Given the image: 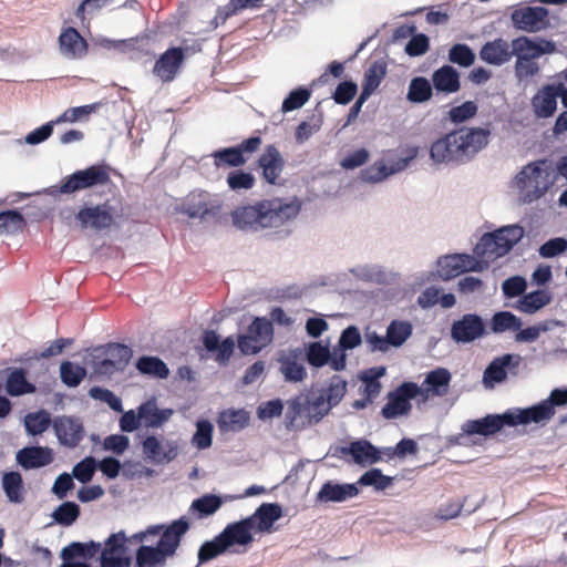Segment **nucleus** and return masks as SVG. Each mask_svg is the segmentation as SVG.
Instances as JSON below:
<instances>
[{"mask_svg": "<svg viewBox=\"0 0 567 567\" xmlns=\"http://www.w3.org/2000/svg\"><path fill=\"white\" fill-rule=\"evenodd\" d=\"M275 328L266 316H254L246 332L236 336H221L214 329H205L200 336L203 351L200 359L213 357L220 365H228L236 347L243 355H256L272 343Z\"/></svg>", "mask_w": 567, "mask_h": 567, "instance_id": "1", "label": "nucleus"}, {"mask_svg": "<svg viewBox=\"0 0 567 567\" xmlns=\"http://www.w3.org/2000/svg\"><path fill=\"white\" fill-rule=\"evenodd\" d=\"M302 202L299 197H274L255 204L237 206L230 214L234 227L241 231H259L280 227L300 214Z\"/></svg>", "mask_w": 567, "mask_h": 567, "instance_id": "2", "label": "nucleus"}, {"mask_svg": "<svg viewBox=\"0 0 567 567\" xmlns=\"http://www.w3.org/2000/svg\"><path fill=\"white\" fill-rule=\"evenodd\" d=\"M488 127H467L452 130L434 140L429 157L435 165H462L472 161L489 143Z\"/></svg>", "mask_w": 567, "mask_h": 567, "instance_id": "3", "label": "nucleus"}, {"mask_svg": "<svg viewBox=\"0 0 567 567\" xmlns=\"http://www.w3.org/2000/svg\"><path fill=\"white\" fill-rule=\"evenodd\" d=\"M190 528L189 518L185 515L173 519V525L158 538L155 545L141 544L133 559L134 567H166L179 548L183 537Z\"/></svg>", "mask_w": 567, "mask_h": 567, "instance_id": "4", "label": "nucleus"}, {"mask_svg": "<svg viewBox=\"0 0 567 567\" xmlns=\"http://www.w3.org/2000/svg\"><path fill=\"white\" fill-rule=\"evenodd\" d=\"M525 228L519 224L503 225L484 233L475 244L473 251L478 257L489 254L495 258L508 255L513 248L525 237Z\"/></svg>", "mask_w": 567, "mask_h": 567, "instance_id": "5", "label": "nucleus"}, {"mask_svg": "<svg viewBox=\"0 0 567 567\" xmlns=\"http://www.w3.org/2000/svg\"><path fill=\"white\" fill-rule=\"evenodd\" d=\"M558 175L553 162L546 158L537 159L525 165L515 176L518 188L524 189L527 183L535 182L534 188L524 196L525 203H533L542 198L556 183Z\"/></svg>", "mask_w": 567, "mask_h": 567, "instance_id": "6", "label": "nucleus"}, {"mask_svg": "<svg viewBox=\"0 0 567 567\" xmlns=\"http://www.w3.org/2000/svg\"><path fill=\"white\" fill-rule=\"evenodd\" d=\"M111 167L104 163L93 164L84 169H78L62 178L59 185H52L43 192L51 196L58 194L71 195L83 189L105 186L111 182Z\"/></svg>", "mask_w": 567, "mask_h": 567, "instance_id": "7", "label": "nucleus"}, {"mask_svg": "<svg viewBox=\"0 0 567 567\" xmlns=\"http://www.w3.org/2000/svg\"><path fill=\"white\" fill-rule=\"evenodd\" d=\"M509 19L516 31L532 34L545 31L559 22L557 16H550L547 7L533 6V3L514 8Z\"/></svg>", "mask_w": 567, "mask_h": 567, "instance_id": "8", "label": "nucleus"}, {"mask_svg": "<svg viewBox=\"0 0 567 567\" xmlns=\"http://www.w3.org/2000/svg\"><path fill=\"white\" fill-rule=\"evenodd\" d=\"M420 394L419 384L414 381H402L386 394V403L380 414L384 420H396L410 414L412 401Z\"/></svg>", "mask_w": 567, "mask_h": 567, "instance_id": "9", "label": "nucleus"}, {"mask_svg": "<svg viewBox=\"0 0 567 567\" xmlns=\"http://www.w3.org/2000/svg\"><path fill=\"white\" fill-rule=\"evenodd\" d=\"M115 218L116 208L110 200L99 204L85 202L75 214V219L81 229H92L97 233L110 229L115 225Z\"/></svg>", "mask_w": 567, "mask_h": 567, "instance_id": "10", "label": "nucleus"}, {"mask_svg": "<svg viewBox=\"0 0 567 567\" xmlns=\"http://www.w3.org/2000/svg\"><path fill=\"white\" fill-rule=\"evenodd\" d=\"M261 143V136L254 134L236 145L215 150L210 156L216 168L241 167L248 162L249 155L259 150Z\"/></svg>", "mask_w": 567, "mask_h": 567, "instance_id": "11", "label": "nucleus"}, {"mask_svg": "<svg viewBox=\"0 0 567 567\" xmlns=\"http://www.w3.org/2000/svg\"><path fill=\"white\" fill-rule=\"evenodd\" d=\"M127 536L125 530L121 529L112 533L101 543V550L97 553L100 567H131L133 558L130 555Z\"/></svg>", "mask_w": 567, "mask_h": 567, "instance_id": "12", "label": "nucleus"}, {"mask_svg": "<svg viewBox=\"0 0 567 567\" xmlns=\"http://www.w3.org/2000/svg\"><path fill=\"white\" fill-rule=\"evenodd\" d=\"M456 344H470L488 336L486 320L477 312H467L454 320L450 328Z\"/></svg>", "mask_w": 567, "mask_h": 567, "instance_id": "13", "label": "nucleus"}, {"mask_svg": "<svg viewBox=\"0 0 567 567\" xmlns=\"http://www.w3.org/2000/svg\"><path fill=\"white\" fill-rule=\"evenodd\" d=\"M101 550V543L96 540L71 542L60 553L62 560L60 567H94L91 560Z\"/></svg>", "mask_w": 567, "mask_h": 567, "instance_id": "14", "label": "nucleus"}, {"mask_svg": "<svg viewBox=\"0 0 567 567\" xmlns=\"http://www.w3.org/2000/svg\"><path fill=\"white\" fill-rule=\"evenodd\" d=\"M507 411L512 427L527 426L532 423L545 425L555 415V410L547 399L525 408H509Z\"/></svg>", "mask_w": 567, "mask_h": 567, "instance_id": "15", "label": "nucleus"}, {"mask_svg": "<svg viewBox=\"0 0 567 567\" xmlns=\"http://www.w3.org/2000/svg\"><path fill=\"white\" fill-rule=\"evenodd\" d=\"M187 48L169 47L156 59L153 74L163 83L172 82L179 73L187 56Z\"/></svg>", "mask_w": 567, "mask_h": 567, "instance_id": "16", "label": "nucleus"}, {"mask_svg": "<svg viewBox=\"0 0 567 567\" xmlns=\"http://www.w3.org/2000/svg\"><path fill=\"white\" fill-rule=\"evenodd\" d=\"M512 53L528 59L537 60L546 54H554L557 52V44L550 39L544 37H528L522 34L512 40Z\"/></svg>", "mask_w": 567, "mask_h": 567, "instance_id": "17", "label": "nucleus"}, {"mask_svg": "<svg viewBox=\"0 0 567 567\" xmlns=\"http://www.w3.org/2000/svg\"><path fill=\"white\" fill-rule=\"evenodd\" d=\"M505 427H512L508 411L502 413H488L483 417L465 421L464 432L471 436H482L489 439Z\"/></svg>", "mask_w": 567, "mask_h": 567, "instance_id": "18", "label": "nucleus"}, {"mask_svg": "<svg viewBox=\"0 0 567 567\" xmlns=\"http://www.w3.org/2000/svg\"><path fill=\"white\" fill-rule=\"evenodd\" d=\"M520 362L522 357L517 353H504L495 357L483 372L482 382L484 386L489 389L505 382L508 378V373L516 370Z\"/></svg>", "mask_w": 567, "mask_h": 567, "instance_id": "19", "label": "nucleus"}, {"mask_svg": "<svg viewBox=\"0 0 567 567\" xmlns=\"http://www.w3.org/2000/svg\"><path fill=\"white\" fill-rule=\"evenodd\" d=\"M53 431L62 446L74 449L83 440V422L75 415H61L53 419Z\"/></svg>", "mask_w": 567, "mask_h": 567, "instance_id": "20", "label": "nucleus"}, {"mask_svg": "<svg viewBox=\"0 0 567 567\" xmlns=\"http://www.w3.org/2000/svg\"><path fill=\"white\" fill-rule=\"evenodd\" d=\"M142 452L145 460L153 464H168L178 456V444L176 441L167 440L164 445L157 435L151 434L142 441Z\"/></svg>", "mask_w": 567, "mask_h": 567, "instance_id": "21", "label": "nucleus"}, {"mask_svg": "<svg viewBox=\"0 0 567 567\" xmlns=\"http://www.w3.org/2000/svg\"><path fill=\"white\" fill-rule=\"evenodd\" d=\"M360 494L358 482L342 483L336 480L326 481L315 497L316 504L343 503Z\"/></svg>", "mask_w": 567, "mask_h": 567, "instance_id": "22", "label": "nucleus"}, {"mask_svg": "<svg viewBox=\"0 0 567 567\" xmlns=\"http://www.w3.org/2000/svg\"><path fill=\"white\" fill-rule=\"evenodd\" d=\"M54 461V452L49 446L39 444L27 445L16 454V462L24 471L38 470L50 465Z\"/></svg>", "mask_w": 567, "mask_h": 567, "instance_id": "23", "label": "nucleus"}, {"mask_svg": "<svg viewBox=\"0 0 567 567\" xmlns=\"http://www.w3.org/2000/svg\"><path fill=\"white\" fill-rule=\"evenodd\" d=\"M452 374L449 369L436 367L430 370L422 382L420 394L422 402H425L430 396H443L447 393Z\"/></svg>", "mask_w": 567, "mask_h": 567, "instance_id": "24", "label": "nucleus"}, {"mask_svg": "<svg viewBox=\"0 0 567 567\" xmlns=\"http://www.w3.org/2000/svg\"><path fill=\"white\" fill-rule=\"evenodd\" d=\"M557 82L544 84L532 97L530 104L536 118L553 117L557 111Z\"/></svg>", "mask_w": 567, "mask_h": 567, "instance_id": "25", "label": "nucleus"}, {"mask_svg": "<svg viewBox=\"0 0 567 567\" xmlns=\"http://www.w3.org/2000/svg\"><path fill=\"white\" fill-rule=\"evenodd\" d=\"M465 259H467V252H451L437 257L435 260L436 270L431 272V277H436L442 281H451L466 274Z\"/></svg>", "mask_w": 567, "mask_h": 567, "instance_id": "26", "label": "nucleus"}, {"mask_svg": "<svg viewBox=\"0 0 567 567\" xmlns=\"http://www.w3.org/2000/svg\"><path fill=\"white\" fill-rule=\"evenodd\" d=\"M257 166L261 169L265 182L269 185H276L285 168V159L277 146L269 144L258 157Z\"/></svg>", "mask_w": 567, "mask_h": 567, "instance_id": "27", "label": "nucleus"}, {"mask_svg": "<svg viewBox=\"0 0 567 567\" xmlns=\"http://www.w3.org/2000/svg\"><path fill=\"white\" fill-rule=\"evenodd\" d=\"M4 389L9 396L19 398L27 394H34L38 390L35 383L29 380L28 369L24 367H9Z\"/></svg>", "mask_w": 567, "mask_h": 567, "instance_id": "28", "label": "nucleus"}, {"mask_svg": "<svg viewBox=\"0 0 567 567\" xmlns=\"http://www.w3.org/2000/svg\"><path fill=\"white\" fill-rule=\"evenodd\" d=\"M380 462L379 450L371 441L364 437L353 439L349 442L348 464L367 467Z\"/></svg>", "mask_w": 567, "mask_h": 567, "instance_id": "29", "label": "nucleus"}, {"mask_svg": "<svg viewBox=\"0 0 567 567\" xmlns=\"http://www.w3.org/2000/svg\"><path fill=\"white\" fill-rule=\"evenodd\" d=\"M237 497L238 496L230 494L205 493L192 502L189 512L196 516V518L204 519L213 516L225 503L234 501Z\"/></svg>", "mask_w": 567, "mask_h": 567, "instance_id": "30", "label": "nucleus"}, {"mask_svg": "<svg viewBox=\"0 0 567 567\" xmlns=\"http://www.w3.org/2000/svg\"><path fill=\"white\" fill-rule=\"evenodd\" d=\"M431 81L436 95H450L461 90V73L452 64H443L433 71Z\"/></svg>", "mask_w": 567, "mask_h": 567, "instance_id": "31", "label": "nucleus"}, {"mask_svg": "<svg viewBox=\"0 0 567 567\" xmlns=\"http://www.w3.org/2000/svg\"><path fill=\"white\" fill-rule=\"evenodd\" d=\"M250 419L245 408H228L218 412L216 423L221 434L238 433L249 426Z\"/></svg>", "mask_w": 567, "mask_h": 567, "instance_id": "32", "label": "nucleus"}, {"mask_svg": "<svg viewBox=\"0 0 567 567\" xmlns=\"http://www.w3.org/2000/svg\"><path fill=\"white\" fill-rule=\"evenodd\" d=\"M284 516V507L280 503H261L256 511L247 516L257 532L270 533L277 520Z\"/></svg>", "mask_w": 567, "mask_h": 567, "instance_id": "33", "label": "nucleus"}, {"mask_svg": "<svg viewBox=\"0 0 567 567\" xmlns=\"http://www.w3.org/2000/svg\"><path fill=\"white\" fill-rule=\"evenodd\" d=\"M478 56L488 65L502 66L512 60L514 53H512V47L506 40L496 38L481 47Z\"/></svg>", "mask_w": 567, "mask_h": 567, "instance_id": "34", "label": "nucleus"}, {"mask_svg": "<svg viewBox=\"0 0 567 567\" xmlns=\"http://www.w3.org/2000/svg\"><path fill=\"white\" fill-rule=\"evenodd\" d=\"M59 45L63 55L82 59L87 54L89 43L74 27H68L59 35Z\"/></svg>", "mask_w": 567, "mask_h": 567, "instance_id": "35", "label": "nucleus"}, {"mask_svg": "<svg viewBox=\"0 0 567 567\" xmlns=\"http://www.w3.org/2000/svg\"><path fill=\"white\" fill-rule=\"evenodd\" d=\"M143 424L148 429H158L164 425L173 415L171 408L159 409L156 396H151L138 405Z\"/></svg>", "mask_w": 567, "mask_h": 567, "instance_id": "36", "label": "nucleus"}, {"mask_svg": "<svg viewBox=\"0 0 567 567\" xmlns=\"http://www.w3.org/2000/svg\"><path fill=\"white\" fill-rule=\"evenodd\" d=\"M553 300V295L548 289H535L529 292L522 295L516 302L514 308L526 315H535Z\"/></svg>", "mask_w": 567, "mask_h": 567, "instance_id": "37", "label": "nucleus"}, {"mask_svg": "<svg viewBox=\"0 0 567 567\" xmlns=\"http://www.w3.org/2000/svg\"><path fill=\"white\" fill-rule=\"evenodd\" d=\"M301 351L299 349H292L288 355L284 353L279 355V371L284 375L286 382L299 383L307 378V370L305 365L298 362V357Z\"/></svg>", "mask_w": 567, "mask_h": 567, "instance_id": "38", "label": "nucleus"}, {"mask_svg": "<svg viewBox=\"0 0 567 567\" xmlns=\"http://www.w3.org/2000/svg\"><path fill=\"white\" fill-rule=\"evenodd\" d=\"M134 365L140 374L150 379L165 380L171 373L167 363L158 355L142 354Z\"/></svg>", "mask_w": 567, "mask_h": 567, "instance_id": "39", "label": "nucleus"}, {"mask_svg": "<svg viewBox=\"0 0 567 567\" xmlns=\"http://www.w3.org/2000/svg\"><path fill=\"white\" fill-rule=\"evenodd\" d=\"M330 341L329 339L309 341L303 347V359L305 361L315 369L323 368L324 365L330 367Z\"/></svg>", "mask_w": 567, "mask_h": 567, "instance_id": "40", "label": "nucleus"}, {"mask_svg": "<svg viewBox=\"0 0 567 567\" xmlns=\"http://www.w3.org/2000/svg\"><path fill=\"white\" fill-rule=\"evenodd\" d=\"M43 359L39 357L38 351L27 352L17 359V361L25 365L28 374L35 385L48 384V381L51 380L49 375L50 365Z\"/></svg>", "mask_w": 567, "mask_h": 567, "instance_id": "41", "label": "nucleus"}, {"mask_svg": "<svg viewBox=\"0 0 567 567\" xmlns=\"http://www.w3.org/2000/svg\"><path fill=\"white\" fill-rule=\"evenodd\" d=\"M488 334H502L507 331L515 332L523 327V320L509 310L495 311L491 319L486 321Z\"/></svg>", "mask_w": 567, "mask_h": 567, "instance_id": "42", "label": "nucleus"}, {"mask_svg": "<svg viewBox=\"0 0 567 567\" xmlns=\"http://www.w3.org/2000/svg\"><path fill=\"white\" fill-rule=\"evenodd\" d=\"M434 94L432 81L423 75H416L409 82L405 99L412 104H423L429 102Z\"/></svg>", "mask_w": 567, "mask_h": 567, "instance_id": "43", "label": "nucleus"}, {"mask_svg": "<svg viewBox=\"0 0 567 567\" xmlns=\"http://www.w3.org/2000/svg\"><path fill=\"white\" fill-rule=\"evenodd\" d=\"M1 487L10 503L21 504L24 501V483L22 475L18 471L3 472Z\"/></svg>", "mask_w": 567, "mask_h": 567, "instance_id": "44", "label": "nucleus"}, {"mask_svg": "<svg viewBox=\"0 0 567 567\" xmlns=\"http://www.w3.org/2000/svg\"><path fill=\"white\" fill-rule=\"evenodd\" d=\"M25 433L29 436L42 435L50 426L53 427V419L49 411L40 409L35 412H29L23 419Z\"/></svg>", "mask_w": 567, "mask_h": 567, "instance_id": "45", "label": "nucleus"}, {"mask_svg": "<svg viewBox=\"0 0 567 567\" xmlns=\"http://www.w3.org/2000/svg\"><path fill=\"white\" fill-rule=\"evenodd\" d=\"M306 415L302 421V426H310L313 424H318L327 416L331 410H328V402H326L323 395L319 392L318 395L310 398L306 396Z\"/></svg>", "mask_w": 567, "mask_h": 567, "instance_id": "46", "label": "nucleus"}, {"mask_svg": "<svg viewBox=\"0 0 567 567\" xmlns=\"http://www.w3.org/2000/svg\"><path fill=\"white\" fill-rule=\"evenodd\" d=\"M306 415L305 400L300 395H296L287 401V409L285 412V427L288 431H296L302 426V421Z\"/></svg>", "mask_w": 567, "mask_h": 567, "instance_id": "47", "label": "nucleus"}, {"mask_svg": "<svg viewBox=\"0 0 567 567\" xmlns=\"http://www.w3.org/2000/svg\"><path fill=\"white\" fill-rule=\"evenodd\" d=\"M230 540L234 542L235 545L239 546H248L254 542L252 535V524H250V518H241L236 522H231L225 526Z\"/></svg>", "mask_w": 567, "mask_h": 567, "instance_id": "48", "label": "nucleus"}, {"mask_svg": "<svg viewBox=\"0 0 567 567\" xmlns=\"http://www.w3.org/2000/svg\"><path fill=\"white\" fill-rule=\"evenodd\" d=\"M348 382L338 374H333L327 384L319 390L323 395L326 402H328V410L336 408L344 398L347 393Z\"/></svg>", "mask_w": 567, "mask_h": 567, "instance_id": "49", "label": "nucleus"}, {"mask_svg": "<svg viewBox=\"0 0 567 567\" xmlns=\"http://www.w3.org/2000/svg\"><path fill=\"white\" fill-rule=\"evenodd\" d=\"M413 333V324L409 320L393 319L386 326V337L391 348H401Z\"/></svg>", "mask_w": 567, "mask_h": 567, "instance_id": "50", "label": "nucleus"}, {"mask_svg": "<svg viewBox=\"0 0 567 567\" xmlns=\"http://www.w3.org/2000/svg\"><path fill=\"white\" fill-rule=\"evenodd\" d=\"M386 75V63L379 59L373 61L364 71L361 90L373 94Z\"/></svg>", "mask_w": 567, "mask_h": 567, "instance_id": "51", "label": "nucleus"}, {"mask_svg": "<svg viewBox=\"0 0 567 567\" xmlns=\"http://www.w3.org/2000/svg\"><path fill=\"white\" fill-rule=\"evenodd\" d=\"M87 370L84 365H80L71 360H63L60 363V379L68 388H76L86 378Z\"/></svg>", "mask_w": 567, "mask_h": 567, "instance_id": "52", "label": "nucleus"}, {"mask_svg": "<svg viewBox=\"0 0 567 567\" xmlns=\"http://www.w3.org/2000/svg\"><path fill=\"white\" fill-rule=\"evenodd\" d=\"M195 427L196 430L190 439L192 445L199 451L209 449L214 436L213 422L208 419L199 417L195 422Z\"/></svg>", "mask_w": 567, "mask_h": 567, "instance_id": "53", "label": "nucleus"}, {"mask_svg": "<svg viewBox=\"0 0 567 567\" xmlns=\"http://www.w3.org/2000/svg\"><path fill=\"white\" fill-rule=\"evenodd\" d=\"M81 515V507L74 501L62 502L51 514L53 522L63 527L72 526Z\"/></svg>", "mask_w": 567, "mask_h": 567, "instance_id": "54", "label": "nucleus"}, {"mask_svg": "<svg viewBox=\"0 0 567 567\" xmlns=\"http://www.w3.org/2000/svg\"><path fill=\"white\" fill-rule=\"evenodd\" d=\"M101 349H104L106 357L115 363L118 372H123L133 358V349L125 343L110 342Z\"/></svg>", "mask_w": 567, "mask_h": 567, "instance_id": "55", "label": "nucleus"}, {"mask_svg": "<svg viewBox=\"0 0 567 567\" xmlns=\"http://www.w3.org/2000/svg\"><path fill=\"white\" fill-rule=\"evenodd\" d=\"M359 487L360 486H371L375 491H385L386 488L391 487L394 483V477L384 475L382 473V470L379 467H371L368 471H365L359 480L357 481Z\"/></svg>", "mask_w": 567, "mask_h": 567, "instance_id": "56", "label": "nucleus"}, {"mask_svg": "<svg viewBox=\"0 0 567 567\" xmlns=\"http://www.w3.org/2000/svg\"><path fill=\"white\" fill-rule=\"evenodd\" d=\"M312 89L306 85H298L286 95L281 103L280 112L286 114L301 109L311 97Z\"/></svg>", "mask_w": 567, "mask_h": 567, "instance_id": "57", "label": "nucleus"}, {"mask_svg": "<svg viewBox=\"0 0 567 567\" xmlns=\"http://www.w3.org/2000/svg\"><path fill=\"white\" fill-rule=\"evenodd\" d=\"M177 212L192 219H205L207 216H216L219 212V206H208L205 200L192 202L187 198V200L177 208Z\"/></svg>", "mask_w": 567, "mask_h": 567, "instance_id": "58", "label": "nucleus"}, {"mask_svg": "<svg viewBox=\"0 0 567 567\" xmlns=\"http://www.w3.org/2000/svg\"><path fill=\"white\" fill-rule=\"evenodd\" d=\"M27 225L23 214L18 208L0 212V235L14 234Z\"/></svg>", "mask_w": 567, "mask_h": 567, "instance_id": "59", "label": "nucleus"}, {"mask_svg": "<svg viewBox=\"0 0 567 567\" xmlns=\"http://www.w3.org/2000/svg\"><path fill=\"white\" fill-rule=\"evenodd\" d=\"M447 59L451 63L466 69L475 63L476 53L468 44L458 42L451 45Z\"/></svg>", "mask_w": 567, "mask_h": 567, "instance_id": "60", "label": "nucleus"}, {"mask_svg": "<svg viewBox=\"0 0 567 567\" xmlns=\"http://www.w3.org/2000/svg\"><path fill=\"white\" fill-rule=\"evenodd\" d=\"M391 175L389 165L384 159H378L372 165L367 166L360 171L359 178L363 183L371 185L381 183L388 179Z\"/></svg>", "mask_w": 567, "mask_h": 567, "instance_id": "61", "label": "nucleus"}, {"mask_svg": "<svg viewBox=\"0 0 567 567\" xmlns=\"http://www.w3.org/2000/svg\"><path fill=\"white\" fill-rule=\"evenodd\" d=\"M477 112V103L475 101L467 100L460 105L452 106L447 112V120L454 125H460L475 117Z\"/></svg>", "mask_w": 567, "mask_h": 567, "instance_id": "62", "label": "nucleus"}, {"mask_svg": "<svg viewBox=\"0 0 567 567\" xmlns=\"http://www.w3.org/2000/svg\"><path fill=\"white\" fill-rule=\"evenodd\" d=\"M87 394L91 399L107 404V406L112 411L123 412L122 399L118 395H116L112 390L101 385H93L89 389Z\"/></svg>", "mask_w": 567, "mask_h": 567, "instance_id": "63", "label": "nucleus"}, {"mask_svg": "<svg viewBox=\"0 0 567 567\" xmlns=\"http://www.w3.org/2000/svg\"><path fill=\"white\" fill-rule=\"evenodd\" d=\"M229 189L234 192L248 190L255 186L256 178L251 172L234 169L226 177Z\"/></svg>", "mask_w": 567, "mask_h": 567, "instance_id": "64", "label": "nucleus"}]
</instances>
